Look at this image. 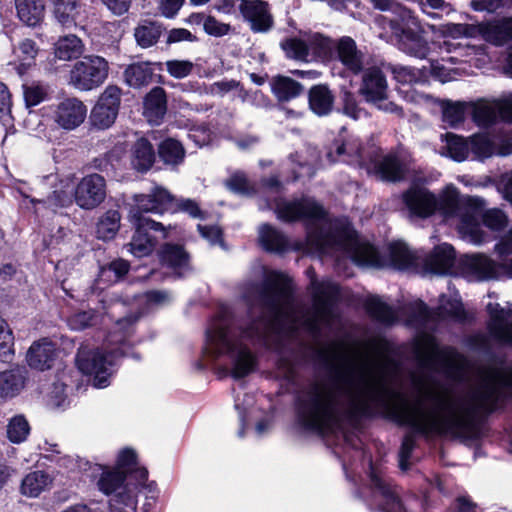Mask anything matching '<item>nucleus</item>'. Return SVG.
<instances>
[{
  "label": "nucleus",
  "instance_id": "49530a36",
  "mask_svg": "<svg viewBox=\"0 0 512 512\" xmlns=\"http://www.w3.org/2000/svg\"><path fill=\"white\" fill-rule=\"evenodd\" d=\"M469 108L461 102L445 101L442 103V120L449 126H456L464 120L465 111Z\"/></svg>",
  "mask_w": 512,
  "mask_h": 512
},
{
  "label": "nucleus",
  "instance_id": "a19ab883",
  "mask_svg": "<svg viewBox=\"0 0 512 512\" xmlns=\"http://www.w3.org/2000/svg\"><path fill=\"white\" fill-rule=\"evenodd\" d=\"M121 216L117 210H108L97 223V236L103 240H110L115 237L120 228Z\"/></svg>",
  "mask_w": 512,
  "mask_h": 512
},
{
  "label": "nucleus",
  "instance_id": "e2e57ef3",
  "mask_svg": "<svg viewBox=\"0 0 512 512\" xmlns=\"http://www.w3.org/2000/svg\"><path fill=\"white\" fill-rule=\"evenodd\" d=\"M203 27L206 33L212 36L220 37L228 34L230 25L218 21L212 16L206 17L203 23Z\"/></svg>",
  "mask_w": 512,
  "mask_h": 512
},
{
  "label": "nucleus",
  "instance_id": "f257e3e1",
  "mask_svg": "<svg viewBox=\"0 0 512 512\" xmlns=\"http://www.w3.org/2000/svg\"><path fill=\"white\" fill-rule=\"evenodd\" d=\"M420 371L413 375L415 400L401 393L390 395L392 363L382 345L360 359L337 356L338 365L330 382L313 388L299 407V417L308 428L332 431L343 414L362 415L372 405L385 401L388 413L399 423L422 433L436 432L466 437L472 431L473 416L490 412L506 392H512V363L494 361L478 373L476 386L465 396L454 395L436 378L442 372L460 378L463 359L452 349H440L430 334L415 343Z\"/></svg>",
  "mask_w": 512,
  "mask_h": 512
},
{
  "label": "nucleus",
  "instance_id": "052dcab7",
  "mask_svg": "<svg viewBox=\"0 0 512 512\" xmlns=\"http://www.w3.org/2000/svg\"><path fill=\"white\" fill-rule=\"evenodd\" d=\"M172 199L173 206L169 209L170 212L183 211L193 218L201 217V210L195 201L191 199H175L173 196ZM165 212H168V210Z\"/></svg>",
  "mask_w": 512,
  "mask_h": 512
},
{
  "label": "nucleus",
  "instance_id": "f3484780",
  "mask_svg": "<svg viewBox=\"0 0 512 512\" xmlns=\"http://www.w3.org/2000/svg\"><path fill=\"white\" fill-rule=\"evenodd\" d=\"M483 160L493 155L506 156L512 153L511 139L488 134H475L469 138V153Z\"/></svg>",
  "mask_w": 512,
  "mask_h": 512
},
{
  "label": "nucleus",
  "instance_id": "e433bc0d",
  "mask_svg": "<svg viewBox=\"0 0 512 512\" xmlns=\"http://www.w3.org/2000/svg\"><path fill=\"white\" fill-rule=\"evenodd\" d=\"M270 86L272 93L279 101H289L300 95L303 90L300 83L285 76L274 77Z\"/></svg>",
  "mask_w": 512,
  "mask_h": 512
},
{
  "label": "nucleus",
  "instance_id": "6e6d98bb",
  "mask_svg": "<svg viewBox=\"0 0 512 512\" xmlns=\"http://www.w3.org/2000/svg\"><path fill=\"white\" fill-rule=\"evenodd\" d=\"M395 79L404 84L419 83L425 80L426 72L420 69L400 66L394 69Z\"/></svg>",
  "mask_w": 512,
  "mask_h": 512
},
{
  "label": "nucleus",
  "instance_id": "b1692460",
  "mask_svg": "<svg viewBox=\"0 0 512 512\" xmlns=\"http://www.w3.org/2000/svg\"><path fill=\"white\" fill-rule=\"evenodd\" d=\"M455 251L447 243L434 248L433 252L425 259L427 270L435 274H446L453 266Z\"/></svg>",
  "mask_w": 512,
  "mask_h": 512
},
{
  "label": "nucleus",
  "instance_id": "c756f323",
  "mask_svg": "<svg viewBox=\"0 0 512 512\" xmlns=\"http://www.w3.org/2000/svg\"><path fill=\"white\" fill-rule=\"evenodd\" d=\"M130 160L137 171L149 170L155 161V152L150 142L144 138L138 139L131 149Z\"/></svg>",
  "mask_w": 512,
  "mask_h": 512
},
{
  "label": "nucleus",
  "instance_id": "39448f33",
  "mask_svg": "<svg viewBox=\"0 0 512 512\" xmlns=\"http://www.w3.org/2000/svg\"><path fill=\"white\" fill-rule=\"evenodd\" d=\"M134 205L129 211V221L135 226V233L126 245L130 254L137 258L150 255L156 247V241L148 234V230L161 231L166 238L171 226L164 227L143 213L163 214L173 206L172 195L163 187L155 186L148 194H137L133 197Z\"/></svg>",
  "mask_w": 512,
  "mask_h": 512
},
{
  "label": "nucleus",
  "instance_id": "1a4fd4ad",
  "mask_svg": "<svg viewBox=\"0 0 512 512\" xmlns=\"http://www.w3.org/2000/svg\"><path fill=\"white\" fill-rule=\"evenodd\" d=\"M478 51L474 47H461L459 43L445 39L438 44V49L435 52L441 56V61L435 59L434 55L429 58L430 74L442 83L454 80L457 69L451 68L447 64H456L460 61L470 62L471 56L476 55Z\"/></svg>",
  "mask_w": 512,
  "mask_h": 512
},
{
  "label": "nucleus",
  "instance_id": "2f4dec72",
  "mask_svg": "<svg viewBox=\"0 0 512 512\" xmlns=\"http://www.w3.org/2000/svg\"><path fill=\"white\" fill-rule=\"evenodd\" d=\"M83 43L75 35L60 37L54 44V55L57 59L70 61L80 57L83 53Z\"/></svg>",
  "mask_w": 512,
  "mask_h": 512
},
{
  "label": "nucleus",
  "instance_id": "6e6552de",
  "mask_svg": "<svg viewBox=\"0 0 512 512\" xmlns=\"http://www.w3.org/2000/svg\"><path fill=\"white\" fill-rule=\"evenodd\" d=\"M287 57L303 61H324L329 59L335 48L333 41L317 32L300 33L298 37H291L281 43Z\"/></svg>",
  "mask_w": 512,
  "mask_h": 512
},
{
  "label": "nucleus",
  "instance_id": "ddd939ff",
  "mask_svg": "<svg viewBox=\"0 0 512 512\" xmlns=\"http://www.w3.org/2000/svg\"><path fill=\"white\" fill-rule=\"evenodd\" d=\"M387 90V81L381 70L372 68L364 73L360 93L365 100L374 104L379 110L400 114V107L388 100Z\"/></svg>",
  "mask_w": 512,
  "mask_h": 512
},
{
  "label": "nucleus",
  "instance_id": "cd10ccee",
  "mask_svg": "<svg viewBox=\"0 0 512 512\" xmlns=\"http://www.w3.org/2000/svg\"><path fill=\"white\" fill-rule=\"evenodd\" d=\"M337 55L342 64L351 72L358 73L363 66L362 55L357 50L355 41L350 37H343L337 44Z\"/></svg>",
  "mask_w": 512,
  "mask_h": 512
},
{
  "label": "nucleus",
  "instance_id": "09e8293b",
  "mask_svg": "<svg viewBox=\"0 0 512 512\" xmlns=\"http://www.w3.org/2000/svg\"><path fill=\"white\" fill-rule=\"evenodd\" d=\"M366 305L368 312L382 323L390 324L397 318L395 312L378 297L369 298Z\"/></svg>",
  "mask_w": 512,
  "mask_h": 512
},
{
  "label": "nucleus",
  "instance_id": "4d7b16f0",
  "mask_svg": "<svg viewBox=\"0 0 512 512\" xmlns=\"http://www.w3.org/2000/svg\"><path fill=\"white\" fill-rule=\"evenodd\" d=\"M482 220L486 227L495 231L504 229L508 224L506 214L497 208L485 211Z\"/></svg>",
  "mask_w": 512,
  "mask_h": 512
},
{
  "label": "nucleus",
  "instance_id": "338daca9",
  "mask_svg": "<svg viewBox=\"0 0 512 512\" xmlns=\"http://www.w3.org/2000/svg\"><path fill=\"white\" fill-rule=\"evenodd\" d=\"M198 230L211 245L222 244V233L218 226L198 225Z\"/></svg>",
  "mask_w": 512,
  "mask_h": 512
},
{
  "label": "nucleus",
  "instance_id": "412c9836",
  "mask_svg": "<svg viewBox=\"0 0 512 512\" xmlns=\"http://www.w3.org/2000/svg\"><path fill=\"white\" fill-rule=\"evenodd\" d=\"M55 358L56 347L54 343L47 338L35 341L28 349L26 355L28 365L39 371L50 369Z\"/></svg>",
  "mask_w": 512,
  "mask_h": 512
},
{
  "label": "nucleus",
  "instance_id": "603ef678",
  "mask_svg": "<svg viewBox=\"0 0 512 512\" xmlns=\"http://www.w3.org/2000/svg\"><path fill=\"white\" fill-rule=\"evenodd\" d=\"M125 476L120 471L104 470L97 482L101 492L109 495L115 492L124 482Z\"/></svg>",
  "mask_w": 512,
  "mask_h": 512
},
{
  "label": "nucleus",
  "instance_id": "bf43d9fd",
  "mask_svg": "<svg viewBox=\"0 0 512 512\" xmlns=\"http://www.w3.org/2000/svg\"><path fill=\"white\" fill-rule=\"evenodd\" d=\"M408 310L412 314L408 319L410 325H427L432 316L427 306L420 300L411 303Z\"/></svg>",
  "mask_w": 512,
  "mask_h": 512
},
{
  "label": "nucleus",
  "instance_id": "a211bd4d",
  "mask_svg": "<svg viewBox=\"0 0 512 512\" xmlns=\"http://www.w3.org/2000/svg\"><path fill=\"white\" fill-rule=\"evenodd\" d=\"M87 116V107L78 98H65L60 101L54 111V122L65 130L79 127Z\"/></svg>",
  "mask_w": 512,
  "mask_h": 512
},
{
  "label": "nucleus",
  "instance_id": "a878e982",
  "mask_svg": "<svg viewBox=\"0 0 512 512\" xmlns=\"http://www.w3.org/2000/svg\"><path fill=\"white\" fill-rule=\"evenodd\" d=\"M370 478L376 493L384 502L382 507L384 512H406L395 492L381 475L372 469Z\"/></svg>",
  "mask_w": 512,
  "mask_h": 512
},
{
  "label": "nucleus",
  "instance_id": "58836bf2",
  "mask_svg": "<svg viewBox=\"0 0 512 512\" xmlns=\"http://www.w3.org/2000/svg\"><path fill=\"white\" fill-rule=\"evenodd\" d=\"M80 10L78 0H54L55 18L65 27H71L76 23Z\"/></svg>",
  "mask_w": 512,
  "mask_h": 512
},
{
  "label": "nucleus",
  "instance_id": "de8ad7c7",
  "mask_svg": "<svg viewBox=\"0 0 512 512\" xmlns=\"http://www.w3.org/2000/svg\"><path fill=\"white\" fill-rule=\"evenodd\" d=\"M159 156L167 164H178L184 158L182 145L174 139H166L159 146Z\"/></svg>",
  "mask_w": 512,
  "mask_h": 512
},
{
  "label": "nucleus",
  "instance_id": "79ce46f5",
  "mask_svg": "<svg viewBox=\"0 0 512 512\" xmlns=\"http://www.w3.org/2000/svg\"><path fill=\"white\" fill-rule=\"evenodd\" d=\"M437 316L441 319L461 321L464 319V309L459 295L454 294L450 298L441 296Z\"/></svg>",
  "mask_w": 512,
  "mask_h": 512
},
{
  "label": "nucleus",
  "instance_id": "20e7f679",
  "mask_svg": "<svg viewBox=\"0 0 512 512\" xmlns=\"http://www.w3.org/2000/svg\"><path fill=\"white\" fill-rule=\"evenodd\" d=\"M272 322L259 320L243 329L238 336L222 324H216L208 330L205 352L214 359L227 357L234 378H242L253 371L255 357L246 342L260 340L272 328Z\"/></svg>",
  "mask_w": 512,
  "mask_h": 512
},
{
  "label": "nucleus",
  "instance_id": "a18cd8bd",
  "mask_svg": "<svg viewBox=\"0 0 512 512\" xmlns=\"http://www.w3.org/2000/svg\"><path fill=\"white\" fill-rule=\"evenodd\" d=\"M129 270V263L123 259L111 262L102 267L99 273V282L115 283L119 281Z\"/></svg>",
  "mask_w": 512,
  "mask_h": 512
},
{
  "label": "nucleus",
  "instance_id": "8fccbe9b",
  "mask_svg": "<svg viewBox=\"0 0 512 512\" xmlns=\"http://www.w3.org/2000/svg\"><path fill=\"white\" fill-rule=\"evenodd\" d=\"M14 355V336L7 322L0 317V361L8 362Z\"/></svg>",
  "mask_w": 512,
  "mask_h": 512
},
{
  "label": "nucleus",
  "instance_id": "423d86ee",
  "mask_svg": "<svg viewBox=\"0 0 512 512\" xmlns=\"http://www.w3.org/2000/svg\"><path fill=\"white\" fill-rule=\"evenodd\" d=\"M135 318L118 320L101 347L94 349L82 346L77 353V365L81 372L93 376L96 388H105L110 383L117 359L126 354V341L133 332Z\"/></svg>",
  "mask_w": 512,
  "mask_h": 512
},
{
  "label": "nucleus",
  "instance_id": "4468645a",
  "mask_svg": "<svg viewBox=\"0 0 512 512\" xmlns=\"http://www.w3.org/2000/svg\"><path fill=\"white\" fill-rule=\"evenodd\" d=\"M120 102V88L114 85L107 86L91 110L92 125L99 129H107L112 126L117 118Z\"/></svg>",
  "mask_w": 512,
  "mask_h": 512
},
{
  "label": "nucleus",
  "instance_id": "c85d7f7f",
  "mask_svg": "<svg viewBox=\"0 0 512 512\" xmlns=\"http://www.w3.org/2000/svg\"><path fill=\"white\" fill-rule=\"evenodd\" d=\"M378 177L385 181H398L403 178L406 171V164L397 154L385 155L375 166Z\"/></svg>",
  "mask_w": 512,
  "mask_h": 512
},
{
  "label": "nucleus",
  "instance_id": "0e129e2a",
  "mask_svg": "<svg viewBox=\"0 0 512 512\" xmlns=\"http://www.w3.org/2000/svg\"><path fill=\"white\" fill-rule=\"evenodd\" d=\"M478 31V27H473L467 24H454L449 23L445 25L444 33L453 39L461 36H473Z\"/></svg>",
  "mask_w": 512,
  "mask_h": 512
},
{
  "label": "nucleus",
  "instance_id": "473e14b6",
  "mask_svg": "<svg viewBox=\"0 0 512 512\" xmlns=\"http://www.w3.org/2000/svg\"><path fill=\"white\" fill-rule=\"evenodd\" d=\"M19 19L28 26H36L44 15V0H16Z\"/></svg>",
  "mask_w": 512,
  "mask_h": 512
},
{
  "label": "nucleus",
  "instance_id": "680f3d73",
  "mask_svg": "<svg viewBox=\"0 0 512 512\" xmlns=\"http://www.w3.org/2000/svg\"><path fill=\"white\" fill-rule=\"evenodd\" d=\"M136 465V453L133 449L125 448L122 449L117 457V471L125 474L127 471H131Z\"/></svg>",
  "mask_w": 512,
  "mask_h": 512
},
{
  "label": "nucleus",
  "instance_id": "69168bd1",
  "mask_svg": "<svg viewBox=\"0 0 512 512\" xmlns=\"http://www.w3.org/2000/svg\"><path fill=\"white\" fill-rule=\"evenodd\" d=\"M343 102H344V106H343L344 113L347 116L351 117L352 119L357 120V119H360L362 117V115H365V112L361 108L358 107L357 102L351 93H349V92L344 93Z\"/></svg>",
  "mask_w": 512,
  "mask_h": 512
},
{
  "label": "nucleus",
  "instance_id": "ea45409f",
  "mask_svg": "<svg viewBox=\"0 0 512 512\" xmlns=\"http://www.w3.org/2000/svg\"><path fill=\"white\" fill-rule=\"evenodd\" d=\"M153 69L147 62H139L129 65L124 71L125 82L131 87L147 85L152 78Z\"/></svg>",
  "mask_w": 512,
  "mask_h": 512
},
{
  "label": "nucleus",
  "instance_id": "0eeeda50",
  "mask_svg": "<svg viewBox=\"0 0 512 512\" xmlns=\"http://www.w3.org/2000/svg\"><path fill=\"white\" fill-rule=\"evenodd\" d=\"M394 34L398 37L399 48L416 58H430L438 49V43L429 46L420 36V25L410 10L400 9L399 19L391 20Z\"/></svg>",
  "mask_w": 512,
  "mask_h": 512
},
{
  "label": "nucleus",
  "instance_id": "774afa93",
  "mask_svg": "<svg viewBox=\"0 0 512 512\" xmlns=\"http://www.w3.org/2000/svg\"><path fill=\"white\" fill-rule=\"evenodd\" d=\"M228 189L235 193H245L248 191V182L243 173L233 174L226 182Z\"/></svg>",
  "mask_w": 512,
  "mask_h": 512
},
{
  "label": "nucleus",
  "instance_id": "4be33fe9",
  "mask_svg": "<svg viewBox=\"0 0 512 512\" xmlns=\"http://www.w3.org/2000/svg\"><path fill=\"white\" fill-rule=\"evenodd\" d=\"M39 47L31 39H23L12 48V59L9 65L12 66L19 76H23L35 64Z\"/></svg>",
  "mask_w": 512,
  "mask_h": 512
},
{
  "label": "nucleus",
  "instance_id": "7c9ffc66",
  "mask_svg": "<svg viewBox=\"0 0 512 512\" xmlns=\"http://www.w3.org/2000/svg\"><path fill=\"white\" fill-rule=\"evenodd\" d=\"M444 145L440 149V154L447 156L455 161L461 162L467 159L469 155V138L464 139L452 133L442 135Z\"/></svg>",
  "mask_w": 512,
  "mask_h": 512
},
{
  "label": "nucleus",
  "instance_id": "393cba45",
  "mask_svg": "<svg viewBox=\"0 0 512 512\" xmlns=\"http://www.w3.org/2000/svg\"><path fill=\"white\" fill-rule=\"evenodd\" d=\"M478 32L486 41L501 45L512 38V18L482 23L478 26Z\"/></svg>",
  "mask_w": 512,
  "mask_h": 512
},
{
  "label": "nucleus",
  "instance_id": "5701e85b",
  "mask_svg": "<svg viewBox=\"0 0 512 512\" xmlns=\"http://www.w3.org/2000/svg\"><path fill=\"white\" fill-rule=\"evenodd\" d=\"M27 372L15 366L0 372V399L8 400L18 396L26 386Z\"/></svg>",
  "mask_w": 512,
  "mask_h": 512
},
{
  "label": "nucleus",
  "instance_id": "37998d69",
  "mask_svg": "<svg viewBox=\"0 0 512 512\" xmlns=\"http://www.w3.org/2000/svg\"><path fill=\"white\" fill-rule=\"evenodd\" d=\"M30 433V425L23 415L12 417L7 424V437L15 444L24 442Z\"/></svg>",
  "mask_w": 512,
  "mask_h": 512
},
{
  "label": "nucleus",
  "instance_id": "13d9d810",
  "mask_svg": "<svg viewBox=\"0 0 512 512\" xmlns=\"http://www.w3.org/2000/svg\"><path fill=\"white\" fill-rule=\"evenodd\" d=\"M24 100L27 107L40 104L46 97V89L39 83L23 85Z\"/></svg>",
  "mask_w": 512,
  "mask_h": 512
},
{
  "label": "nucleus",
  "instance_id": "5fc2aeb1",
  "mask_svg": "<svg viewBox=\"0 0 512 512\" xmlns=\"http://www.w3.org/2000/svg\"><path fill=\"white\" fill-rule=\"evenodd\" d=\"M166 70L175 79L188 77L194 70L195 64L189 60L173 59L165 62Z\"/></svg>",
  "mask_w": 512,
  "mask_h": 512
},
{
  "label": "nucleus",
  "instance_id": "2eb2a0df",
  "mask_svg": "<svg viewBox=\"0 0 512 512\" xmlns=\"http://www.w3.org/2000/svg\"><path fill=\"white\" fill-rule=\"evenodd\" d=\"M106 198V180L97 173L83 177L74 189L75 203L82 209L92 210Z\"/></svg>",
  "mask_w": 512,
  "mask_h": 512
},
{
  "label": "nucleus",
  "instance_id": "864d4df0",
  "mask_svg": "<svg viewBox=\"0 0 512 512\" xmlns=\"http://www.w3.org/2000/svg\"><path fill=\"white\" fill-rule=\"evenodd\" d=\"M100 315L93 310L79 311L68 318V325L72 330H83L98 323Z\"/></svg>",
  "mask_w": 512,
  "mask_h": 512
},
{
  "label": "nucleus",
  "instance_id": "c03bdc74",
  "mask_svg": "<svg viewBox=\"0 0 512 512\" xmlns=\"http://www.w3.org/2000/svg\"><path fill=\"white\" fill-rule=\"evenodd\" d=\"M135 38L137 43L144 48L154 45L161 35L160 26L152 22L140 24L135 29Z\"/></svg>",
  "mask_w": 512,
  "mask_h": 512
},
{
  "label": "nucleus",
  "instance_id": "9b49d317",
  "mask_svg": "<svg viewBox=\"0 0 512 512\" xmlns=\"http://www.w3.org/2000/svg\"><path fill=\"white\" fill-rule=\"evenodd\" d=\"M108 62L100 56H87L76 62L69 76V84L80 91H90L107 78Z\"/></svg>",
  "mask_w": 512,
  "mask_h": 512
},
{
  "label": "nucleus",
  "instance_id": "f03ea898",
  "mask_svg": "<svg viewBox=\"0 0 512 512\" xmlns=\"http://www.w3.org/2000/svg\"><path fill=\"white\" fill-rule=\"evenodd\" d=\"M268 207L274 208L281 220L306 219L311 222L305 243L297 245L296 249L330 255L337 260L340 257L349 258L362 266L382 267L385 264L372 245L358 239L347 219L327 218L322 206L312 199L277 201L275 205L268 204Z\"/></svg>",
  "mask_w": 512,
  "mask_h": 512
},
{
  "label": "nucleus",
  "instance_id": "c9c22d12",
  "mask_svg": "<svg viewBox=\"0 0 512 512\" xmlns=\"http://www.w3.org/2000/svg\"><path fill=\"white\" fill-rule=\"evenodd\" d=\"M259 242L265 250L271 252L280 253L288 249L286 237L268 224L259 227Z\"/></svg>",
  "mask_w": 512,
  "mask_h": 512
},
{
  "label": "nucleus",
  "instance_id": "6ab92c4d",
  "mask_svg": "<svg viewBox=\"0 0 512 512\" xmlns=\"http://www.w3.org/2000/svg\"><path fill=\"white\" fill-rule=\"evenodd\" d=\"M487 311L490 334L498 341L512 345V305L501 307L498 303L489 302Z\"/></svg>",
  "mask_w": 512,
  "mask_h": 512
},
{
  "label": "nucleus",
  "instance_id": "72a5a7b5",
  "mask_svg": "<svg viewBox=\"0 0 512 512\" xmlns=\"http://www.w3.org/2000/svg\"><path fill=\"white\" fill-rule=\"evenodd\" d=\"M52 483L48 474L43 471H34L27 474L22 480L20 491L27 497H38L43 491L47 490Z\"/></svg>",
  "mask_w": 512,
  "mask_h": 512
},
{
  "label": "nucleus",
  "instance_id": "aec40b11",
  "mask_svg": "<svg viewBox=\"0 0 512 512\" xmlns=\"http://www.w3.org/2000/svg\"><path fill=\"white\" fill-rule=\"evenodd\" d=\"M240 10L254 32H267L271 29L273 19L265 2L242 0Z\"/></svg>",
  "mask_w": 512,
  "mask_h": 512
},
{
  "label": "nucleus",
  "instance_id": "f8f14e48",
  "mask_svg": "<svg viewBox=\"0 0 512 512\" xmlns=\"http://www.w3.org/2000/svg\"><path fill=\"white\" fill-rule=\"evenodd\" d=\"M262 302L270 305L275 322L282 321L284 310L280 307L289 298V279L282 273L270 271L265 273L264 286L257 288Z\"/></svg>",
  "mask_w": 512,
  "mask_h": 512
},
{
  "label": "nucleus",
  "instance_id": "4c0bfd02",
  "mask_svg": "<svg viewBox=\"0 0 512 512\" xmlns=\"http://www.w3.org/2000/svg\"><path fill=\"white\" fill-rule=\"evenodd\" d=\"M388 264L397 269H405L418 264L417 257L403 242H393L388 246Z\"/></svg>",
  "mask_w": 512,
  "mask_h": 512
},
{
  "label": "nucleus",
  "instance_id": "f704fd0d",
  "mask_svg": "<svg viewBox=\"0 0 512 512\" xmlns=\"http://www.w3.org/2000/svg\"><path fill=\"white\" fill-rule=\"evenodd\" d=\"M333 96L324 85H317L309 91L310 109L319 116L327 115L333 107Z\"/></svg>",
  "mask_w": 512,
  "mask_h": 512
},
{
  "label": "nucleus",
  "instance_id": "7ed1b4c3",
  "mask_svg": "<svg viewBox=\"0 0 512 512\" xmlns=\"http://www.w3.org/2000/svg\"><path fill=\"white\" fill-rule=\"evenodd\" d=\"M402 199L411 216L427 218L439 211L447 220L459 219L457 226L464 240L475 245L487 241L477 221V208L460 200L457 190L452 186H447L436 198L423 185L413 184L403 193Z\"/></svg>",
  "mask_w": 512,
  "mask_h": 512
},
{
  "label": "nucleus",
  "instance_id": "dca6fc26",
  "mask_svg": "<svg viewBox=\"0 0 512 512\" xmlns=\"http://www.w3.org/2000/svg\"><path fill=\"white\" fill-rule=\"evenodd\" d=\"M474 122L480 127L493 124L498 117L512 122V96L499 100H480L470 104Z\"/></svg>",
  "mask_w": 512,
  "mask_h": 512
},
{
  "label": "nucleus",
  "instance_id": "bb28decb",
  "mask_svg": "<svg viewBox=\"0 0 512 512\" xmlns=\"http://www.w3.org/2000/svg\"><path fill=\"white\" fill-rule=\"evenodd\" d=\"M167 111L166 93L163 88H153L145 97L144 115L149 122L157 124Z\"/></svg>",
  "mask_w": 512,
  "mask_h": 512
},
{
  "label": "nucleus",
  "instance_id": "3c124183",
  "mask_svg": "<svg viewBox=\"0 0 512 512\" xmlns=\"http://www.w3.org/2000/svg\"><path fill=\"white\" fill-rule=\"evenodd\" d=\"M160 258L164 264L172 268L185 267L188 261V256L183 249L173 245H166L161 251Z\"/></svg>",
  "mask_w": 512,
  "mask_h": 512
},
{
  "label": "nucleus",
  "instance_id": "9d476101",
  "mask_svg": "<svg viewBox=\"0 0 512 512\" xmlns=\"http://www.w3.org/2000/svg\"><path fill=\"white\" fill-rule=\"evenodd\" d=\"M313 313L304 320V325L311 331L328 325L334 317V303L337 299L339 288L330 280L322 282L312 281Z\"/></svg>",
  "mask_w": 512,
  "mask_h": 512
}]
</instances>
